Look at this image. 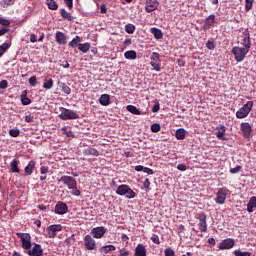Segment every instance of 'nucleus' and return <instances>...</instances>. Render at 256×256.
I'll use <instances>...</instances> for the list:
<instances>
[{
    "instance_id": "nucleus-1",
    "label": "nucleus",
    "mask_w": 256,
    "mask_h": 256,
    "mask_svg": "<svg viewBox=\"0 0 256 256\" xmlns=\"http://www.w3.org/2000/svg\"><path fill=\"white\" fill-rule=\"evenodd\" d=\"M116 195H120V197H126V199H135L137 197V193L129 187L127 184H121L118 186L116 190Z\"/></svg>"
},
{
    "instance_id": "nucleus-2",
    "label": "nucleus",
    "mask_w": 256,
    "mask_h": 256,
    "mask_svg": "<svg viewBox=\"0 0 256 256\" xmlns=\"http://www.w3.org/2000/svg\"><path fill=\"white\" fill-rule=\"evenodd\" d=\"M59 231H63V226L61 224H52L44 231V237L47 239H55Z\"/></svg>"
},
{
    "instance_id": "nucleus-3",
    "label": "nucleus",
    "mask_w": 256,
    "mask_h": 256,
    "mask_svg": "<svg viewBox=\"0 0 256 256\" xmlns=\"http://www.w3.org/2000/svg\"><path fill=\"white\" fill-rule=\"evenodd\" d=\"M231 53L235 56V61L237 63H241L245 60V57L247 56V53H249V50L247 48L236 46L232 48Z\"/></svg>"
},
{
    "instance_id": "nucleus-4",
    "label": "nucleus",
    "mask_w": 256,
    "mask_h": 256,
    "mask_svg": "<svg viewBox=\"0 0 256 256\" xmlns=\"http://www.w3.org/2000/svg\"><path fill=\"white\" fill-rule=\"evenodd\" d=\"M61 113L59 114V118L62 121H69L71 119H79V114L73 110H69L67 108L60 107Z\"/></svg>"
},
{
    "instance_id": "nucleus-5",
    "label": "nucleus",
    "mask_w": 256,
    "mask_h": 256,
    "mask_svg": "<svg viewBox=\"0 0 256 256\" xmlns=\"http://www.w3.org/2000/svg\"><path fill=\"white\" fill-rule=\"evenodd\" d=\"M253 109V101H248L246 104L243 105L237 112L236 117L237 119H245L251 113Z\"/></svg>"
},
{
    "instance_id": "nucleus-6",
    "label": "nucleus",
    "mask_w": 256,
    "mask_h": 256,
    "mask_svg": "<svg viewBox=\"0 0 256 256\" xmlns=\"http://www.w3.org/2000/svg\"><path fill=\"white\" fill-rule=\"evenodd\" d=\"M16 235L21 241L22 249H25V251H29V249H31V247H32L31 234L19 232Z\"/></svg>"
},
{
    "instance_id": "nucleus-7",
    "label": "nucleus",
    "mask_w": 256,
    "mask_h": 256,
    "mask_svg": "<svg viewBox=\"0 0 256 256\" xmlns=\"http://www.w3.org/2000/svg\"><path fill=\"white\" fill-rule=\"evenodd\" d=\"M227 195H229V189H227V187L219 188L216 193L215 203H217V205H225Z\"/></svg>"
},
{
    "instance_id": "nucleus-8",
    "label": "nucleus",
    "mask_w": 256,
    "mask_h": 256,
    "mask_svg": "<svg viewBox=\"0 0 256 256\" xmlns=\"http://www.w3.org/2000/svg\"><path fill=\"white\" fill-rule=\"evenodd\" d=\"M150 65L153 67L154 71H161V56L157 52H153L150 56Z\"/></svg>"
},
{
    "instance_id": "nucleus-9",
    "label": "nucleus",
    "mask_w": 256,
    "mask_h": 256,
    "mask_svg": "<svg viewBox=\"0 0 256 256\" xmlns=\"http://www.w3.org/2000/svg\"><path fill=\"white\" fill-rule=\"evenodd\" d=\"M233 247H235V239L233 238H226L222 240L221 243L218 245V249H220V251L233 249Z\"/></svg>"
},
{
    "instance_id": "nucleus-10",
    "label": "nucleus",
    "mask_w": 256,
    "mask_h": 256,
    "mask_svg": "<svg viewBox=\"0 0 256 256\" xmlns=\"http://www.w3.org/2000/svg\"><path fill=\"white\" fill-rule=\"evenodd\" d=\"M84 246L88 251H95L97 249V242L88 234L84 237Z\"/></svg>"
},
{
    "instance_id": "nucleus-11",
    "label": "nucleus",
    "mask_w": 256,
    "mask_h": 256,
    "mask_svg": "<svg viewBox=\"0 0 256 256\" xmlns=\"http://www.w3.org/2000/svg\"><path fill=\"white\" fill-rule=\"evenodd\" d=\"M105 233H107V228L103 226L95 227L91 230V235L94 239H103Z\"/></svg>"
},
{
    "instance_id": "nucleus-12",
    "label": "nucleus",
    "mask_w": 256,
    "mask_h": 256,
    "mask_svg": "<svg viewBox=\"0 0 256 256\" xmlns=\"http://www.w3.org/2000/svg\"><path fill=\"white\" fill-rule=\"evenodd\" d=\"M240 129L243 133L244 139L251 138V133H253V128L251 127V124H249L248 122H243L240 125Z\"/></svg>"
},
{
    "instance_id": "nucleus-13",
    "label": "nucleus",
    "mask_w": 256,
    "mask_h": 256,
    "mask_svg": "<svg viewBox=\"0 0 256 256\" xmlns=\"http://www.w3.org/2000/svg\"><path fill=\"white\" fill-rule=\"evenodd\" d=\"M197 219L199 220V227H200V231L202 233H207V214H205V212H201L200 214H198Z\"/></svg>"
},
{
    "instance_id": "nucleus-14",
    "label": "nucleus",
    "mask_w": 256,
    "mask_h": 256,
    "mask_svg": "<svg viewBox=\"0 0 256 256\" xmlns=\"http://www.w3.org/2000/svg\"><path fill=\"white\" fill-rule=\"evenodd\" d=\"M67 211H69V206H67L65 202H57L54 208V213H56V215H65Z\"/></svg>"
},
{
    "instance_id": "nucleus-15",
    "label": "nucleus",
    "mask_w": 256,
    "mask_h": 256,
    "mask_svg": "<svg viewBox=\"0 0 256 256\" xmlns=\"http://www.w3.org/2000/svg\"><path fill=\"white\" fill-rule=\"evenodd\" d=\"M215 20H216L215 14H210L208 17L205 18L202 29L207 31L208 29L215 27Z\"/></svg>"
},
{
    "instance_id": "nucleus-16",
    "label": "nucleus",
    "mask_w": 256,
    "mask_h": 256,
    "mask_svg": "<svg viewBox=\"0 0 256 256\" xmlns=\"http://www.w3.org/2000/svg\"><path fill=\"white\" fill-rule=\"evenodd\" d=\"M58 182L63 183L69 189V188L73 187L74 185H76L77 180H75V178H73L72 176H62L58 180Z\"/></svg>"
},
{
    "instance_id": "nucleus-17",
    "label": "nucleus",
    "mask_w": 256,
    "mask_h": 256,
    "mask_svg": "<svg viewBox=\"0 0 256 256\" xmlns=\"http://www.w3.org/2000/svg\"><path fill=\"white\" fill-rule=\"evenodd\" d=\"M242 45L244 46V49H248V51L251 49V35L249 34V29H245L242 33Z\"/></svg>"
},
{
    "instance_id": "nucleus-18",
    "label": "nucleus",
    "mask_w": 256,
    "mask_h": 256,
    "mask_svg": "<svg viewBox=\"0 0 256 256\" xmlns=\"http://www.w3.org/2000/svg\"><path fill=\"white\" fill-rule=\"evenodd\" d=\"M157 7H159V0H146V13H153V11H156Z\"/></svg>"
},
{
    "instance_id": "nucleus-19",
    "label": "nucleus",
    "mask_w": 256,
    "mask_h": 256,
    "mask_svg": "<svg viewBox=\"0 0 256 256\" xmlns=\"http://www.w3.org/2000/svg\"><path fill=\"white\" fill-rule=\"evenodd\" d=\"M55 41L58 45H67V34L57 31L55 34Z\"/></svg>"
},
{
    "instance_id": "nucleus-20",
    "label": "nucleus",
    "mask_w": 256,
    "mask_h": 256,
    "mask_svg": "<svg viewBox=\"0 0 256 256\" xmlns=\"http://www.w3.org/2000/svg\"><path fill=\"white\" fill-rule=\"evenodd\" d=\"M29 256H43V248L39 244H35L33 248L27 251Z\"/></svg>"
},
{
    "instance_id": "nucleus-21",
    "label": "nucleus",
    "mask_w": 256,
    "mask_h": 256,
    "mask_svg": "<svg viewBox=\"0 0 256 256\" xmlns=\"http://www.w3.org/2000/svg\"><path fill=\"white\" fill-rule=\"evenodd\" d=\"M134 256H147V249L145 248V245L138 244L135 248Z\"/></svg>"
},
{
    "instance_id": "nucleus-22",
    "label": "nucleus",
    "mask_w": 256,
    "mask_h": 256,
    "mask_svg": "<svg viewBox=\"0 0 256 256\" xmlns=\"http://www.w3.org/2000/svg\"><path fill=\"white\" fill-rule=\"evenodd\" d=\"M99 103L103 107H107V105H111V96H109V94H102L99 98Z\"/></svg>"
},
{
    "instance_id": "nucleus-23",
    "label": "nucleus",
    "mask_w": 256,
    "mask_h": 256,
    "mask_svg": "<svg viewBox=\"0 0 256 256\" xmlns=\"http://www.w3.org/2000/svg\"><path fill=\"white\" fill-rule=\"evenodd\" d=\"M81 45V38L79 36H75L69 43L68 47L71 49H75L76 47H79Z\"/></svg>"
},
{
    "instance_id": "nucleus-24",
    "label": "nucleus",
    "mask_w": 256,
    "mask_h": 256,
    "mask_svg": "<svg viewBox=\"0 0 256 256\" xmlns=\"http://www.w3.org/2000/svg\"><path fill=\"white\" fill-rule=\"evenodd\" d=\"M256 207V197L252 196L247 204L248 213H253V209Z\"/></svg>"
},
{
    "instance_id": "nucleus-25",
    "label": "nucleus",
    "mask_w": 256,
    "mask_h": 256,
    "mask_svg": "<svg viewBox=\"0 0 256 256\" xmlns=\"http://www.w3.org/2000/svg\"><path fill=\"white\" fill-rule=\"evenodd\" d=\"M116 249L117 248L115 247V245L109 244V245L102 246L100 248V251H101V253H104L105 255H107V253H111L112 251H116Z\"/></svg>"
},
{
    "instance_id": "nucleus-26",
    "label": "nucleus",
    "mask_w": 256,
    "mask_h": 256,
    "mask_svg": "<svg viewBox=\"0 0 256 256\" xmlns=\"http://www.w3.org/2000/svg\"><path fill=\"white\" fill-rule=\"evenodd\" d=\"M217 139H220V141H227V138H225V126L220 125V130L216 132Z\"/></svg>"
},
{
    "instance_id": "nucleus-27",
    "label": "nucleus",
    "mask_w": 256,
    "mask_h": 256,
    "mask_svg": "<svg viewBox=\"0 0 256 256\" xmlns=\"http://www.w3.org/2000/svg\"><path fill=\"white\" fill-rule=\"evenodd\" d=\"M83 155H92L93 157H99V151L95 148H86L83 150Z\"/></svg>"
},
{
    "instance_id": "nucleus-28",
    "label": "nucleus",
    "mask_w": 256,
    "mask_h": 256,
    "mask_svg": "<svg viewBox=\"0 0 256 256\" xmlns=\"http://www.w3.org/2000/svg\"><path fill=\"white\" fill-rule=\"evenodd\" d=\"M35 161H30L28 165L24 168L26 175H33V169H35Z\"/></svg>"
},
{
    "instance_id": "nucleus-29",
    "label": "nucleus",
    "mask_w": 256,
    "mask_h": 256,
    "mask_svg": "<svg viewBox=\"0 0 256 256\" xmlns=\"http://www.w3.org/2000/svg\"><path fill=\"white\" fill-rule=\"evenodd\" d=\"M22 105H31V99L27 97V90H24L20 96Z\"/></svg>"
},
{
    "instance_id": "nucleus-30",
    "label": "nucleus",
    "mask_w": 256,
    "mask_h": 256,
    "mask_svg": "<svg viewBox=\"0 0 256 256\" xmlns=\"http://www.w3.org/2000/svg\"><path fill=\"white\" fill-rule=\"evenodd\" d=\"M46 5L51 11H57L59 9V4L55 0H46Z\"/></svg>"
},
{
    "instance_id": "nucleus-31",
    "label": "nucleus",
    "mask_w": 256,
    "mask_h": 256,
    "mask_svg": "<svg viewBox=\"0 0 256 256\" xmlns=\"http://www.w3.org/2000/svg\"><path fill=\"white\" fill-rule=\"evenodd\" d=\"M125 59L135 60L137 59V52L135 50H128L124 53Z\"/></svg>"
},
{
    "instance_id": "nucleus-32",
    "label": "nucleus",
    "mask_w": 256,
    "mask_h": 256,
    "mask_svg": "<svg viewBox=\"0 0 256 256\" xmlns=\"http://www.w3.org/2000/svg\"><path fill=\"white\" fill-rule=\"evenodd\" d=\"M43 88L46 90L53 89V78L46 77L44 79Z\"/></svg>"
},
{
    "instance_id": "nucleus-33",
    "label": "nucleus",
    "mask_w": 256,
    "mask_h": 256,
    "mask_svg": "<svg viewBox=\"0 0 256 256\" xmlns=\"http://www.w3.org/2000/svg\"><path fill=\"white\" fill-rule=\"evenodd\" d=\"M10 167H11L12 173H19V171H21L19 169V160H17V159L12 160Z\"/></svg>"
},
{
    "instance_id": "nucleus-34",
    "label": "nucleus",
    "mask_w": 256,
    "mask_h": 256,
    "mask_svg": "<svg viewBox=\"0 0 256 256\" xmlns=\"http://www.w3.org/2000/svg\"><path fill=\"white\" fill-rule=\"evenodd\" d=\"M151 33L154 35L155 39H163V32L159 28H151Z\"/></svg>"
},
{
    "instance_id": "nucleus-35",
    "label": "nucleus",
    "mask_w": 256,
    "mask_h": 256,
    "mask_svg": "<svg viewBox=\"0 0 256 256\" xmlns=\"http://www.w3.org/2000/svg\"><path fill=\"white\" fill-rule=\"evenodd\" d=\"M78 49L81 51V53H89V49H91V44L89 42L79 44Z\"/></svg>"
},
{
    "instance_id": "nucleus-36",
    "label": "nucleus",
    "mask_w": 256,
    "mask_h": 256,
    "mask_svg": "<svg viewBox=\"0 0 256 256\" xmlns=\"http://www.w3.org/2000/svg\"><path fill=\"white\" fill-rule=\"evenodd\" d=\"M185 135H186L185 129L179 128L178 130H176L175 137L179 141H183V139H185Z\"/></svg>"
},
{
    "instance_id": "nucleus-37",
    "label": "nucleus",
    "mask_w": 256,
    "mask_h": 256,
    "mask_svg": "<svg viewBox=\"0 0 256 256\" xmlns=\"http://www.w3.org/2000/svg\"><path fill=\"white\" fill-rule=\"evenodd\" d=\"M126 109L129 111V113H132V115H142L141 110L133 105H128Z\"/></svg>"
},
{
    "instance_id": "nucleus-38",
    "label": "nucleus",
    "mask_w": 256,
    "mask_h": 256,
    "mask_svg": "<svg viewBox=\"0 0 256 256\" xmlns=\"http://www.w3.org/2000/svg\"><path fill=\"white\" fill-rule=\"evenodd\" d=\"M60 15L64 19H67V21H72L73 20V16H71V13L67 12V10H65V8L60 9Z\"/></svg>"
},
{
    "instance_id": "nucleus-39",
    "label": "nucleus",
    "mask_w": 256,
    "mask_h": 256,
    "mask_svg": "<svg viewBox=\"0 0 256 256\" xmlns=\"http://www.w3.org/2000/svg\"><path fill=\"white\" fill-rule=\"evenodd\" d=\"M58 85L62 89L63 93H65L66 95H71V88L67 86V84L59 82Z\"/></svg>"
},
{
    "instance_id": "nucleus-40",
    "label": "nucleus",
    "mask_w": 256,
    "mask_h": 256,
    "mask_svg": "<svg viewBox=\"0 0 256 256\" xmlns=\"http://www.w3.org/2000/svg\"><path fill=\"white\" fill-rule=\"evenodd\" d=\"M69 190L71 191V195H74V197H79L81 196V191L79 189H77V182L76 184H74L73 186H71L69 188Z\"/></svg>"
},
{
    "instance_id": "nucleus-41",
    "label": "nucleus",
    "mask_w": 256,
    "mask_h": 256,
    "mask_svg": "<svg viewBox=\"0 0 256 256\" xmlns=\"http://www.w3.org/2000/svg\"><path fill=\"white\" fill-rule=\"evenodd\" d=\"M11 47L9 43L5 42L2 45H0V57H3L5 53H7V50Z\"/></svg>"
},
{
    "instance_id": "nucleus-42",
    "label": "nucleus",
    "mask_w": 256,
    "mask_h": 256,
    "mask_svg": "<svg viewBox=\"0 0 256 256\" xmlns=\"http://www.w3.org/2000/svg\"><path fill=\"white\" fill-rule=\"evenodd\" d=\"M125 31L126 33H128L129 35H133V33H135V25L133 24H127L125 26Z\"/></svg>"
},
{
    "instance_id": "nucleus-43",
    "label": "nucleus",
    "mask_w": 256,
    "mask_h": 256,
    "mask_svg": "<svg viewBox=\"0 0 256 256\" xmlns=\"http://www.w3.org/2000/svg\"><path fill=\"white\" fill-rule=\"evenodd\" d=\"M152 133H159L161 131V124L159 123H153L150 127Z\"/></svg>"
},
{
    "instance_id": "nucleus-44",
    "label": "nucleus",
    "mask_w": 256,
    "mask_h": 256,
    "mask_svg": "<svg viewBox=\"0 0 256 256\" xmlns=\"http://www.w3.org/2000/svg\"><path fill=\"white\" fill-rule=\"evenodd\" d=\"M235 256H251V252H242L241 250H234Z\"/></svg>"
},
{
    "instance_id": "nucleus-45",
    "label": "nucleus",
    "mask_w": 256,
    "mask_h": 256,
    "mask_svg": "<svg viewBox=\"0 0 256 256\" xmlns=\"http://www.w3.org/2000/svg\"><path fill=\"white\" fill-rule=\"evenodd\" d=\"M245 10L251 11L253 9V0H245Z\"/></svg>"
},
{
    "instance_id": "nucleus-46",
    "label": "nucleus",
    "mask_w": 256,
    "mask_h": 256,
    "mask_svg": "<svg viewBox=\"0 0 256 256\" xmlns=\"http://www.w3.org/2000/svg\"><path fill=\"white\" fill-rule=\"evenodd\" d=\"M20 133L21 132L19 131V129H10L9 130L10 137H19Z\"/></svg>"
},
{
    "instance_id": "nucleus-47",
    "label": "nucleus",
    "mask_w": 256,
    "mask_h": 256,
    "mask_svg": "<svg viewBox=\"0 0 256 256\" xmlns=\"http://www.w3.org/2000/svg\"><path fill=\"white\" fill-rule=\"evenodd\" d=\"M0 25H3V27H9L11 25V21L0 17Z\"/></svg>"
},
{
    "instance_id": "nucleus-48",
    "label": "nucleus",
    "mask_w": 256,
    "mask_h": 256,
    "mask_svg": "<svg viewBox=\"0 0 256 256\" xmlns=\"http://www.w3.org/2000/svg\"><path fill=\"white\" fill-rule=\"evenodd\" d=\"M150 239L153 243H155V245L161 244V241L159 240V236L157 234H153Z\"/></svg>"
},
{
    "instance_id": "nucleus-49",
    "label": "nucleus",
    "mask_w": 256,
    "mask_h": 256,
    "mask_svg": "<svg viewBox=\"0 0 256 256\" xmlns=\"http://www.w3.org/2000/svg\"><path fill=\"white\" fill-rule=\"evenodd\" d=\"M29 85H31V87L37 86V76H32L29 78Z\"/></svg>"
},
{
    "instance_id": "nucleus-50",
    "label": "nucleus",
    "mask_w": 256,
    "mask_h": 256,
    "mask_svg": "<svg viewBox=\"0 0 256 256\" xmlns=\"http://www.w3.org/2000/svg\"><path fill=\"white\" fill-rule=\"evenodd\" d=\"M206 48L209 49V51H213V49H215V42L208 40L206 43Z\"/></svg>"
},
{
    "instance_id": "nucleus-51",
    "label": "nucleus",
    "mask_w": 256,
    "mask_h": 256,
    "mask_svg": "<svg viewBox=\"0 0 256 256\" xmlns=\"http://www.w3.org/2000/svg\"><path fill=\"white\" fill-rule=\"evenodd\" d=\"M143 187L144 189H146L147 191H149L150 187H151V181L149 180V178H146L143 182Z\"/></svg>"
},
{
    "instance_id": "nucleus-52",
    "label": "nucleus",
    "mask_w": 256,
    "mask_h": 256,
    "mask_svg": "<svg viewBox=\"0 0 256 256\" xmlns=\"http://www.w3.org/2000/svg\"><path fill=\"white\" fill-rule=\"evenodd\" d=\"M164 255L165 256H175V251H173V249H171V248H166L164 250Z\"/></svg>"
},
{
    "instance_id": "nucleus-53",
    "label": "nucleus",
    "mask_w": 256,
    "mask_h": 256,
    "mask_svg": "<svg viewBox=\"0 0 256 256\" xmlns=\"http://www.w3.org/2000/svg\"><path fill=\"white\" fill-rule=\"evenodd\" d=\"M160 109L161 106L159 105V101H157L152 107V113H157Z\"/></svg>"
},
{
    "instance_id": "nucleus-54",
    "label": "nucleus",
    "mask_w": 256,
    "mask_h": 256,
    "mask_svg": "<svg viewBox=\"0 0 256 256\" xmlns=\"http://www.w3.org/2000/svg\"><path fill=\"white\" fill-rule=\"evenodd\" d=\"M62 131H63L64 135H66V137H73V131H71V130L67 131L66 127H63Z\"/></svg>"
},
{
    "instance_id": "nucleus-55",
    "label": "nucleus",
    "mask_w": 256,
    "mask_h": 256,
    "mask_svg": "<svg viewBox=\"0 0 256 256\" xmlns=\"http://www.w3.org/2000/svg\"><path fill=\"white\" fill-rule=\"evenodd\" d=\"M241 169H242V167L238 165L235 168L230 169V173L232 175H235V173H239L241 171Z\"/></svg>"
},
{
    "instance_id": "nucleus-56",
    "label": "nucleus",
    "mask_w": 256,
    "mask_h": 256,
    "mask_svg": "<svg viewBox=\"0 0 256 256\" xmlns=\"http://www.w3.org/2000/svg\"><path fill=\"white\" fill-rule=\"evenodd\" d=\"M40 173H41V175H47V173H49V167L48 166H42L40 168Z\"/></svg>"
},
{
    "instance_id": "nucleus-57",
    "label": "nucleus",
    "mask_w": 256,
    "mask_h": 256,
    "mask_svg": "<svg viewBox=\"0 0 256 256\" xmlns=\"http://www.w3.org/2000/svg\"><path fill=\"white\" fill-rule=\"evenodd\" d=\"M25 121H26V123H33V121H35V117H33V115H31V114L26 115Z\"/></svg>"
},
{
    "instance_id": "nucleus-58",
    "label": "nucleus",
    "mask_w": 256,
    "mask_h": 256,
    "mask_svg": "<svg viewBox=\"0 0 256 256\" xmlns=\"http://www.w3.org/2000/svg\"><path fill=\"white\" fill-rule=\"evenodd\" d=\"M129 255H130L129 250L122 248L120 249V254L118 256H129Z\"/></svg>"
},
{
    "instance_id": "nucleus-59",
    "label": "nucleus",
    "mask_w": 256,
    "mask_h": 256,
    "mask_svg": "<svg viewBox=\"0 0 256 256\" xmlns=\"http://www.w3.org/2000/svg\"><path fill=\"white\" fill-rule=\"evenodd\" d=\"M9 83L7 82V80H1L0 81V89H7Z\"/></svg>"
},
{
    "instance_id": "nucleus-60",
    "label": "nucleus",
    "mask_w": 256,
    "mask_h": 256,
    "mask_svg": "<svg viewBox=\"0 0 256 256\" xmlns=\"http://www.w3.org/2000/svg\"><path fill=\"white\" fill-rule=\"evenodd\" d=\"M143 173H147V175H153L155 172L151 168L144 167Z\"/></svg>"
},
{
    "instance_id": "nucleus-61",
    "label": "nucleus",
    "mask_w": 256,
    "mask_h": 256,
    "mask_svg": "<svg viewBox=\"0 0 256 256\" xmlns=\"http://www.w3.org/2000/svg\"><path fill=\"white\" fill-rule=\"evenodd\" d=\"M177 169L178 171H187V166L185 164H178Z\"/></svg>"
},
{
    "instance_id": "nucleus-62",
    "label": "nucleus",
    "mask_w": 256,
    "mask_h": 256,
    "mask_svg": "<svg viewBox=\"0 0 256 256\" xmlns=\"http://www.w3.org/2000/svg\"><path fill=\"white\" fill-rule=\"evenodd\" d=\"M64 3L68 8L73 9V0H64Z\"/></svg>"
},
{
    "instance_id": "nucleus-63",
    "label": "nucleus",
    "mask_w": 256,
    "mask_h": 256,
    "mask_svg": "<svg viewBox=\"0 0 256 256\" xmlns=\"http://www.w3.org/2000/svg\"><path fill=\"white\" fill-rule=\"evenodd\" d=\"M100 13H102V14L107 13V5L101 4V6H100Z\"/></svg>"
},
{
    "instance_id": "nucleus-64",
    "label": "nucleus",
    "mask_w": 256,
    "mask_h": 256,
    "mask_svg": "<svg viewBox=\"0 0 256 256\" xmlns=\"http://www.w3.org/2000/svg\"><path fill=\"white\" fill-rule=\"evenodd\" d=\"M30 42L31 43H37V35L31 34L30 35Z\"/></svg>"
}]
</instances>
